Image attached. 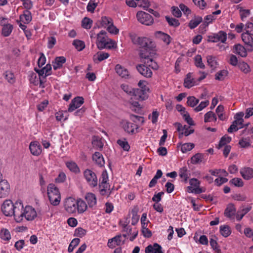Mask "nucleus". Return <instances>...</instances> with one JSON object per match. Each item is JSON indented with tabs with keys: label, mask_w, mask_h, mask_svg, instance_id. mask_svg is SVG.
Returning a JSON list of instances; mask_svg holds the SVG:
<instances>
[{
	"label": "nucleus",
	"mask_w": 253,
	"mask_h": 253,
	"mask_svg": "<svg viewBox=\"0 0 253 253\" xmlns=\"http://www.w3.org/2000/svg\"><path fill=\"white\" fill-rule=\"evenodd\" d=\"M230 183L236 187H241L244 185V182L240 178L235 177L230 181Z\"/></svg>",
	"instance_id": "obj_54"
},
{
	"label": "nucleus",
	"mask_w": 253,
	"mask_h": 253,
	"mask_svg": "<svg viewBox=\"0 0 253 253\" xmlns=\"http://www.w3.org/2000/svg\"><path fill=\"white\" fill-rule=\"evenodd\" d=\"M252 209L251 207H248L245 208H243L240 210H239L237 211L236 214V219L238 221H240L244 216L247 214L249 211H250Z\"/></svg>",
	"instance_id": "obj_32"
},
{
	"label": "nucleus",
	"mask_w": 253,
	"mask_h": 253,
	"mask_svg": "<svg viewBox=\"0 0 253 253\" xmlns=\"http://www.w3.org/2000/svg\"><path fill=\"white\" fill-rule=\"evenodd\" d=\"M253 35L251 33L245 32L242 34V39L244 43L251 47L253 45Z\"/></svg>",
	"instance_id": "obj_24"
},
{
	"label": "nucleus",
	"mask_w": 253,
	"mask_h": 253,
	"mask_svg": "<svg viewBox=\"0 0 253 253\" xmlns=\"http://www.w3.org/2000/svg\"><path fill=\"white\" fill-rule=\"evenodd\" d=\"M166 19L170 26L173 27H178L180 25L178 20L172 17L166 16Z\"/></svg>",
	"instance_id": "obj_50"
},
{
	"label": "nucleus",
	"mask_w": 253,
	"mask_h": 253,
	"mask_svg": "<svg viewBox=\"0 0 253 253\" xmlns=\"http://www.w3.org/2000/svg\"><path fill=\"white\" fill-rule=\"evenodd\" d=\"M116 73L122 78H127L129 76L128 70L119 64L115 67Z\"/></svg>",
	"instance_id": "obj_26"
},
{
	"label": "nucleus",
	"mask_w": 253,
	"mask_h": 253,
	"mask_svg": "<svg viewBox=\"0 0 253 253\" xmlns=\"http://www.w3.org/2000/svg\"><path fill=\"white\" fill-rule=\"evenodd\" d=\"M202 18L200 16L195 17L190 21L188 24L189 27L191 29H194L202 21Z\"/></svg>",
	"instance_id": "obj_34"
},
{
	"label": "nucleus",
	"mask_w": 253,
	"mask_h": 253,
	"mask_svg": "<svg viewBox=\"0 0 253 253\" xmlns=\"http://www.w3.org/2000/svg\"><path fill=\"white\" fill-rule=\"evenodd\" d=\"M207 62L212 69H215L217 65V62L215 58L212 56H208L207 57Z\"/></svg>",
	"instance_id": "obj_46"
},
{
	"label": "nucleus",
	"mask_w": 253,
	"mask_h": 253,
	"mask_svg": "<svg viewBox=\"0 0 253 253\" xmlns=\"http://www.w3.org/2000/svg\"><path fill=\"white\" fill-rule=\"evenodd\" d=\"M84 102V99L82 97L78 96L72 100L68 111L72 112L79 108Z\"/></svg>",
	"instance_id": "obj_12"
},
{
	"label": "nucleus",
	"mask_w": 253,
	"mask_h": 253,
	"mask_svg": "<svg viewBox=\"0 0 253 253\" xmlns=\"http://www.w3.org/2000/svg\"><path fill=\"white\" fill-rule=\"evenodd\" d=\"M13 29V26L10 24H6L3 26L2 29V34L4 37L8 36L11 33Z\"/></svg>",
	"instance_id": "obj_38"
},
{
	"label": "nucleus",
	"mask_w": 253,
	"mask_h": 253,
	"mask_svg": "<svg viewBox=\"0 0 253 253\" xmlns=\"http://www.w3.org/2000/svg\"><path fill=\"white\" fill-rule=\"evenodd\" d=\"M109 56V54L107 52L99 51L94 55L93 60L95 63H98L99 62L108 58Z\"/></svg>",
	"instance_id": "obj_19"
},
{
	"label": "nucleus",
	"mask_w": 253,
	"mask_h": 253,
	"mask_svg": "<svg viewBox=\"0 0 253 253\" xmlns=\"http://www.w3.org/2000/svg\"><path fill=\"white\" fill-rule=\"evenodd\" d=\"M240 174L243 178L249 180L253 178V169L250 167H245L240 170Z\"/></svg>",
	"instance_id": "obj_17"
},
{
	"label": "nucleus",
	"mask_w": 253,
	"mask_h": 253,
	"mask_svg": "<svg viewBox=\"0 0 253 253\" xmlns=\"http://www.w3.org/2000/svg\"><path fill=\"white\" fill-rule=\"evenodd\" d=\"M199 102V100L194 96H189L187 97V104L188 106L194 107Z\"/></svg>",
	"instance_id": "obj_45"
},
{
	"label": "nucleus",
	"mask_w": 253,
	"mask_h": 253,
	"mask_svg": "<svg viewBox=\"0 0 253 253\" xmlns=\"http://www.w3.org/2000/svg\"><path fill=\"white\" fill-rule=\"evenodd\" d=\"M204 120L205 122H215L216 121V115L212 111H209L205 115Z\"/></svg>",
	"instance_id": "obj_40"
},
{
	"label": "nucleus",
	"mask_w": 253,
	"mask_h": 253,
	"mask_svg": "<svg viewBox=\"0 0 253 253\" xmlns=\"http://www.w3.org/2000/svg\"><path fill=\"white\" fill-rule=\"evenodd\" d=\"M47 195L51 205L58 206L61 201L60 193L58 188L53 183L48 184L47 186Z\"/></svg>",
	"instance_id": "obj_3"
},
{
	"label": "nucleus",
	"mask_w": 253,
	"mask_h": 253,
	"mask_svg": "<svg viewBox=\"0 0 253 253\" xmlns=\"http://www.w3.org/2000/svg\"><path fill=\"white\" fill-rule=\"evenodd\" d=\"M132 41L134 44L139 46L140 48V52L141 50H143V52L150 51L155 47V43L150 39L145 37H135L132 39Z\"/></svg>",
	"instance_id": "obj_2"
},
{
	"label": "nucleus",
	"mask_w": 253,
	"mask_h": 253,
	"mask_svg": "<svg viewBox=\"0 0 253 253\" xmlns=\"http://www.w3.org/2000/svg\"><path fill=\"white\" fill-rule=\"evenodd\" d=\"M80 239L79 238L74 239L69 245L68 251L69 253L72 252L74 249L77 247L80 243Z\"/></svg>",
	"instance_id": "obj_55"
},
{
	"label": "nucleus",
	"mask_w": 253,
	"mask_h": 253,
	"mask_svg": "<svg viewBox=\"0 0 253 253\" xmlns=\"http://www.w3.org/2000/svg\"><path fill=\"white\" fill-rule=\"evenodd\" d=\"M144 90L138 88H133L132 95L134 96V98L141 100H145L147 98L146 88Z\"/></svg>",
	"instance_id": "obj_15"
},
{
	"label": "nucleus",
	"mask_w": 253,
	"mask_h": 253,
	"mask_svg": "<svg viewBox=\"0 0 253 253\" xmlns=\"http://www.w3.org/2000/svg\"><path fill=\"white\" fill-rule=\"evenodd\" d=\"M66 61V58L64 56L56 57L54 60L52 62V66L54 70H56L58 69L61 68L63 66V65L65 63Z\"/></svg>",
	"instance_id": "obj_21"
},
{
	"label": "nucleus",
	"mask_w": 253,
	"mask_h": 253,
	"mask_svg": "<svg viewBox=\"0 0 253 253\" xmlns=\"http://www.w3.org/2000/svg\"><path fill=\"white\" fill-rule=\"evenodd\" d=\"M22 208V203L20 202H16L13 204L11 200H5L1 207V210L3 213L6 216L14 215L15 221L19 220L20 218V210Z\"/></svg>",
	"instance_id": "obj_1"
},
{
	"label": "nucleus",
	"mask_w": 253,
	"mask_h": 253,
	"mask_svg": "<svg viewBox=\"0 0 253 253\" xmlns=\"http://www.w3.org/2000/svg\"><path fill=\"white\" fill-rule=\"evenodd\" d=\"M145 253H163L162 247L157 243L149 245L145 249Z\"/></svg>",
	"instance_id": "obj_16"
},
{
	"label": "nucleus",
	"mask_w": 253,
	"mask_h": 253,
	"mask_svg": "<svg viewBox=\"0 0 253 253\" xmlns=\"http://www.w3.org/2000/svg\"><path fill=\"white\" fill-rule=\"evenodd\" d=\"M4 76L5 79L10 84H13L15 82V78L14 74L9 71H6L4 73Z\"/></svg>",
	"instance_id": "obj_49"
},
{
	"label": "nucleus",
	"mask_w": 253,
	"mask_h": 253,
	"mask_svg": "<svg viewBox=\"0 0 253 253\" xmlns=\"http://www.w3.org/2000/svg\"><path fill=\"white\" fill-rule=\"evenodd\" d=\"M238 67L244 73L247 74L250 72L249 66L244 62H239Z\"/></svg>",
	"instance_id": "obj_53"
},
{
	"label": "nucleus",
	"mask_w": 253,
	"mask_h": 253,
	"mask_svg": "<svg viewBox=\"0 0 253 253\" xmlns=\"http://www.w3.org/2000/svg\"><path fill=\"white\" fill-rule=\"evenodd\" d=\"M121 238L122 236L118 235L109 239L108 242V246L110 248H114L117 246H120L122 244Z\"/></svg>",
	"instance_id": "obj_23"
},
{
	"label": "nucleus",
	"mask_w": 253,
	"mask_h": 253,
	"mask_svg": "<svg viewBox=\"0 0 253 253\" xmlns=\"http://www.w3.org/2000/svg\"><path fill=\"white\" fill-rule=\"evenodd\" d=\"M77 200L72 197L65 199L64 203V209L69 213H73L77 211Z\"/></svg>",
	"instance_id": "obj_8"
},
{
	"label": "nucleus",
	"mask_w": 253,
	"mask_h": 253,
	"mask_svg": "<svg viewBox=\"0 0 253 253\" xmlns=\"http://www.w3.org/2000/svg\"><path fill=\"white\" fill-rule=\"evenodd\" d=\"M195 84V81L192 76V73H189L187 74L186 77L184 79L183 85L185 87L190 88L193 86Z\"/></svg>",
	"instance_id": "obj_20"
},
{
	"label": "nucleus",
	"mask_w": 253,
	"mask_h": 253,
	"mask_svg": "<svg viewBox=\"0 0 253 253\" xmlns=\"http://www.w3.org/2000/svg\"><path fill=\"white\" fill-rule=\"evenodd\" d=\"M228 72L226 70H223L218 72L215 74V79L218 81H223L227 76Z\"/></svg>",
	"instance_id": "obj_48"
},
{
	"label": "nucleus",
	"mask_w": 253,
	"mask_h": 253,
	"mask_svg": "<svg viewBox=\"0 0 253 253\" xmlns=\"http://www.w3.org/2000/svg\"><path fill=\"white\" fill-rule=\"evenodd\" d=\"M73 44L78 51H81L85 47V44L84 42L75 40L73 41Z\"/></svg>",
	"instance_id": "obj_44"
},
{
	"label": "nucleus",
	"mask_w": 253,
	"mask_h": 253,
	"mask_svg": "<svg viewBox=\"0 0 253 253\" xmlns=\"http://www.w3.org/2000/svg\"><path fill=\"white\" fill-rule=\"evenodd\" d=\"M66 166L72 171L77 172L79 171V168L74 162H70L66 163Z\"/></svg>",
	"instance_id": "obj_60"
},
{
	"label": "nucleus",
	"mask_w": 253,
	"mask_h": 253,
	"mask_svg": "<svg viewBox=\"0 0 253 253\" xmlns=\"http://www.w3.org/2000/svg\"><path fill=\"white\" fill-rule=\"evenodd\" d=\"M109 184L108 183L100 182L99 185V191L102 195L106 194L107 191L109 190Z\"/></svg>",
	"instance_id": "obj_41"
},
{
	"label": "nucleus",
	"mask_w": 253,
	"mask_h": 253,
	"mask_svg": "<svg viewBox=\"0 0 253 253\" xmlns=\"http://www.w3.org/2000/svg\"><path fill=\"white\" fill-rule=\"evenodd\" d=\"M179 176L183 179L185 182L187 181L188 178L190 175L186 167H183L179 169Z\"/></svg>",
	"instance_id": "obj_36"
},
{
	"label": "nucleus",
	"mask_w": 253,
	"mask_h": 253,
	"mask_svg": "<svg viewBox=\"0 0 253 253\" xmlns=\"http://www.w3.org/2000/svg\"><path fill=\"white\" fill-rule=\"evenodd\" d=\"M233 52L242 57H246L247 55V52L246 48L241 44H237L233 46Z\"/></svg>",
	"instance_id": "obj_25"
},
{
	"label": "nucleus",
	"mask_w": 253,
	"mask_h": 253,
	"mask_svg": "<svg viewBox=\"0 0 253 253\" xmlns=\"http://www.w3.org/2000/svg\"><path fill=\"white\" fill-rule=\"evenodd\" d=\"M220 233L223 236L227 237L231 234V231L229 226L222 225L220 227Z\"/></svg>",
	"instance_id": "obj_39"
},
{
	"label": "nucleus",
	"mask_w": 253,
	"mask_h": 253,
	"mask_svg": "<svg viewBox=\"0 0 253 253\" xmlns=\"http://www.w3.org/2000/svg\"><path fill=\"white\" fill-rule=\"evenodd\" d=\"M92 159L99 167L103 166L105 164L103 157L99 152H95L92 156Z\"/></svg>",
	"instance_id": "obj_28"
},
{
	"label": "nucleus",
	"mask_w": 253,
	"mask_h": 253,
	"mask_svg": "<svg viewBox=\"0 0 253 253\" xmlns=\"http://www.w3.org/2000/svg\"><path fill=\"white\" fill-rule=\"evenodd\" d=\"M84 176L88 183L92 187H95L98 183L97 178L95 173L90 169H86L84 171Z\"/></svg>",
	"instance_id": "obj_9"
},
{
	"label": "nucleus",
	"mask_w": 253,
	"mask_h": 253,
	"mask_svg": "<svg viewBox=\"0 0 253 253\" xmlns=\"http://www.w3.org/2000/svg\"><path fill=\"white\" fill-rule=\"evenodd\" d=\"M236 212V209L232 204L229 205L224 211V215L228 218H231L235 215Z\"/></svg>",
	"instance_id": "obj_31"
},
{
	"label": "nucleus",
	"mask_w": 253,
	"mask_h": 253,
	"mask_svg": "<svg viewBox=\"0 0 253 253\" xmlns=\"http://www.w3.org/2000/svg\"><path fill=\"white\" fill-rule=\"evenodd\" d=\"M19 211L21 213V215H20V219L19 220H16L17 222L22 221L24 217L27 220L31 221L34 220L37 216L36 210L30 206H27L24 208L23 205L22 204V208Z\"/></svg>",
	"instance_id": "obj_4"
},
{
	"label": "nucleus",
	"mask_w": 253,
	"mask_h": 253,
	"mask_svg": "<svg viewBox=\"0 0 253 253\" xmlns=\"http://www.w3.org/2000/svg\"><path fill=\"white\" fill-rule=\"evenodd\" d=\"M136 69L138 72L143 76L149 78L152 76V71L150 68L144 64H139L136 66Z\"/></svg>",
	"instance_id": "obj_13"
},
{
	"label": "nucleus",
	"mask_w": 253,
	"mask_h": 253,
	"mask_svg": "<svg viewBox=\"0 0 253 253\" xmlns=\"http://www.w3.org/2000/svg\"><path fill=\"white\" fill-rule=\"evenodd\" d=\"M85 198L89 207H93L96 205V198L94 194L91 193H87L85 195Z\"/></svg>",
	"instance_id": "obj_27"
},
{
	"label": "nucleus",
	"mask_w": 253,
	"mask_h": 253,
	"mask_svg": "<svg viewBox=\"0 0 253 253\" xmlns=\"http://www.w3.org/2000/svg\"><path fill=\"white\" fill-rule=\"evenodd\" d=\"M231 140V138L229 136L224 135L221 137L218 146V148L220 149L222 146L225 145L227 143H229Z\"/></svg>",
	"instance_id": "obj_52"
},
{
	"label": "nucleus",
	"mask_w": 253,
	"mask_h": 253,
	"mask_svg": "<svg viewBox=\"0 0 253 253\" xmlns=\"http://www.w3.org/2000/svg\"><path fill=\"white\" fill-rule=\"evenodd\" d=\"M29 149L31 154L34 156H39L42 152V149L40 144L38 141H32L29 145Z\"/></svg>",
	"instance_id": "obj_14"
},
{
	"label": "nucleus",
	"mask_w": 253,
	"mask_h": 253,
	"mask_svg": "<svg viewBox=\"0 0 253 253\" xmlns=\"http://www.w3.org/2000/svg\"><path fill=\"white\" fill-rule=\"evenodd\" d=\"M22 1L23 6L25 9V10H29L33 6V2L31 0H23Z\"/></svg>",
	"instance_id": "obj_58"
},
{
	"label": "nucleus",
	"mask_w": 253,
	"mask_h": 253,
	"mask_svg": "<svg viewBox=\"0 0 253 253\" xmlns=\"http://www.w3.org/2000/svg\"><path fill=\"white\" fill-rule=\"evenodd\" d=\"M98 23L100 24L99 27H102L107 29V27L113 23V20L110 17L103 16L98 21Z\"/></svg>",
	"instance_id": "obj_29"
},
{
	"label": "nucleus",
	"mask_w": 253,
	"mask_h": 253,
	"mask_svg": "<svg viewBox=\"0 0 253 253\" xmlns=\"http://www.w3.org/2000/svg\"><path fill=\"white\" fill-rule=\"evenodd\" d=\"M204 155L201 153H197L191 158V163L193 164H197L201 163L203 159Z\"/></svg>",
	"instance_id": "obj_42"
},
{
	"label": "nucleus",
	"mask_w": 253,
	"mask_h": 253,
	"mask_svg": "<svg viewBox=\"0 0 253 253\" xmlns=\"http://www.w3.org/2000/svg\"><path fill=\"white\" fill-rule=\"evenodd\" d=\"M92 144L93 146L97 149H102L103 144L101 141L100 138L97 136H93L92 138Z\"/></svg>",
	"instance_id": "obj_35"
},
{
	"label": "nucleus",
	"mask_w": 253,
	"mask_h": 253,
	"mask_svg": "<svg viewBox=\"0 0 253 253\" xmlns=\"http://www.w3.org/2000/svg\"><path fill=\"white\" fill-rule=\"evenodd\" d=\"M78 204H77V210L79 213H83L87 208V205L84 201L80 199L77 200Z\"/></svg>",
	"instance_id": "obj_33"
},
{
	"label": "nucleus",
	"mask_w": 253,
	"mask_h": 253,
	"mask_svg": "<svg viewBox=\"0 0 253 253\" xmlns=\"http://www.w3.org/2000/svg\"><path fill=\"white\" fill-rule=\"evenodd\" d=\"M35 71L39 74V76H43L44 78L51 74V66L50 64H47L44 68L41 69H37Z\"/></svg>",
	"instance_id": "obj_22"
},
{
	"label": "nucleus",
	"mask_w": 253,
	"mask_h": 253,
	"mask_svg": "<svg viewBox=\"0 0 253 253\" xmlns=\"http://www.w3.org/2000/svg\"><path fill=\"white\" fill-rule=\"evenodd\" d=\"M138 1L137 5L139 7H142L145 10L147 9V8H148L150 6V3L148 0H140Z\"/></svg>",
	"instance_id": "obj_59"
},
{
	"label": "nucleus",
	"mask_w": 253,
	"mask_h": 253,
	"mask_svg": "<svg viewBox=\"0 0 253 253\" xmlns=\"http://www.w3.org/2000/svg\"><path fill=\"white\" fill-rule=\"evenodd\" d=\"M117 143L125 151H128L130 147L126 141L119 139L117 141Z\"/></svg>",
	"instance_id": "obj_61"
},
{
	"label": "nucleus",
	"mask_w": 253,
	"mask_h": 253,
	"mask_svg": "<svg viewBox=\"0 0 253 253\" xmlns=\"http://www.w3.org/2000/svg\"><path fill=\"white\" fill-rule=\"evenodd\" d=\"M92 23V21L87 17H84L82 21V26L86 29H89L91 28Z\"/></svg>",
	"instance_id": "obj_51"
},
{
	"label": "nucleus",
	"mask_w": 253,
	"mask_h": 253,
	"mask_svg": "<svg viewBox=\"0 0 253 253\" xmlns=\"http://www.w3.org/2000/svg\"><path fill=\"white\" fill-rule=\"evenodd\" d=\"M195 64L196 67L204 69L205 68V65L202 62V59L201 56L197 55L195 57Z\"/></svg>",
	"instance_id": "obj_56"
},
{
	"label": "nucleus",
	"mask_w": 253,
	"mask_h": 253,
	"mask_svg": "<svg viewBox=\"0 0 253 253\" xmlns=\"http://www.w3.org/2000/svg\"><path fill=\"white\" fill-rule=\"evenodd\" d=\"M123 231L126 232L127 235H132V236H131L129 238L130 241H133L134 239L136 237L138 234V231L135 230L133 232V233H131L132 229L130 227V226H128L127 227H125V228L123 229Z\"/></svg>",
	"instance_id": "obj_37"
},
{
	"label": "nucleus",
	"mask_w": 253,
	"mask_h": 253,
	"mask_svg": "<svg viewBox=\"0 0 253 253\" xmlns=\"http://www.w3.org/2000/svg\"><path fill=\"white\" fill-rule=\"evenodd\" d=\"M209 104V101L208 100L202 101L200 104L194 109V110L196 112H199L206 107Z\"/></svg>",
	"instance_id": "obj_62"
},
{
	"label": "nucleus",
	"mask_w": 253,
	"mask_h": 253,
	"mask_svg": "<svg viewBox=\"0 0 253 253\" xmlns=\"http://www.w3.org/2000/svg\"><path fill=\"white\" fill-rule=\"evenodd\" d=\"M150 52L147 51L146 52H143V50H141L139 53V56L141 59L144 60L142 61L145 65L149 67H151L152 69H157L158 65L155 61H153L152 58L150 57Z\"/></svg>",
	"instance_id": "obj_6"
},
{
	"label": "nucleus",
	"mask_w": 253,
	"mask_h": 253,
	"mask_svg": "<svg viewBox=\"0 0 253 253\" xmlns=\"http://www.w3.org/2000/svg\"><path fill=\"white\" fill-rule=\"evenodd\" d=\"M136 17L139 22L146 25H151L154 22L152 16L144 11H138L137 13Z\"/></svg>",
	"instance_id": "obj_7"
},
{
	"label": "nucleus",
	"mask_w": 253,
	"mask_h": 253,
	"mask_svg": "<svg viewBox=\"0 0 253 253\" xmlns=\"http://www.w3.org/2000/svg\"><path fill=\"white\" fill-rule=\"evenodd\" d=\"M123 127L126 131L131 134L136 133L138 128L135 124L126 121L124 122Z\"/></svg>",
	"instance_id": "obj_18"
},
{
	"label": "nucleus",
	"mask_w": 253,
	"mask_h": 253,
	"mask_svg": "<svg viewBox=\"0 0 253 253\" xmlns=\"http://www.w3.org/2000/svg\"><path fill=\"white\" fill-rule=\"evenodd\" d=\"M109 38L107 36V33L103 30L101 31L97 35L96 44L99 49L106 48Z\"/></svg>",
	"instance_id": "obj_5"
},
{
	"label": "nucleus",
	"mask_w": 253,
	"mask_h": 253,
	"mask_svg": "<svg viewBox=\"0 0 253 253\" xmlns=\"http://www.w3.org/2000/svg\"><path fill=\"white\" fill-rule=\"evenodd\" d=\"M195 146L194 143H186L181 145V150L183 153H186L191 150Z\"/></svg>",
	"instance_id": "obj_47"
},
{
	"label": "nucleus",
	"mask_w": 253,
	"mask_h": 253,
	"mask_svg": "<svg viewBox=\"0 0 253 253\" xmlns=\"http://www.w3.org/2000/svg\"><path fill=\"white\" fill-rule=\"evenodd\" d=\"M10 192V185L7 181L5 179L0 180V197L5 198Z\"/></svg>",
	"instance_id": "obj_10"
},
{
	"label": "nucleus",
	"mask_w": 253,
	"mask_h": 253,
	"mask_svg": "<svg viewBox=\"0 0 253 253\" xmlns=\"http://www.w3.org/2000/svg\"><path fill=\"white\" fill-rule=\"evenodd\" d=\"M239 12L241 16V18L242 21L244 20V19L247 18L250 14V10L249 9H244L242 7L239 8Z\"/></svg>",
	"instance_id": "obj_57"
},
{
	"label": "nucleus",
	"mask_w": 253,
	"mask_h": 253,
	"mask_svg": "<svg viewBox=\"0 0 253 253\" xmlns=\"http://www.w3.org/2000/svg\"><path fill=\"white\" fill-rule=\"evenodd\" d=\"M0 236L1 239L4 241H9L11 239L10 233L6 229L1 230Z\"/></svg>",
	"instance_id": "obj_43"
},
{
	"label": "nucleus",
	"mask_w": 253,
	"mask_h": 253,
	"mask_svg": "<svg viewBox=\"0 0 253 253\" xmlns=\"http://www.w3.org/2000/svg\"><path fill=\"white\" fill-rule=\"evenodd\" d=\"M158 34L160 35L161 38L162 39V40L166 42L167 44H169L170 42V37L169 35L168 34H165L164 33H162L161 32H158Z\"/></svg>",
	"instance_id": "obj_64"
},
{
	"label": "nucleus",
	"mask_w": 253,
	"mask_h": 253,
	"mask_svg": "<svg viewBox=\"0 0 253 253\" xmlns=\"http://www.w3.org/2000/svg\"><path fill=\"white\" fill-rule=\"evenodd\" d=\"M226 33L223 31H220L218 33L214 34L213 36H209L208 41L213 42L220 41L222 43H224L226 41Z\"/></svg>",
	"instance_id": "obj_11"
},
{
	"label": "nucleus",
	"mask_w": 253,
	"mask_h": 253,
	"mask_svg": "<svg viewBox=\"0 0 253 253\" xmlns=\"http://www.w3.org/2000/svg\"><path fill=\"white\" fill-rule=\"evenodd\" d=\"M20 18L24 24H28L32 20V14L29 10H24L22 15H20Z\"/></svg>",
	"instance_id": "obj_30"
},
{
	"label": "nucleus",
	"mask_w": 253,
	"mask_h": 253,
	"mask_svg": "<svg viewBox=\"0 0 253 253\" xmlns=\"http://www.w3.org/2000/svg\"><path fill=\"white\" fill-rule=\"evenodd\" d=\"M172 15L177 18L181 16L182 13L180 10L177 6H172L171 8Z\"/></svg>",
	"instance_id": "obj_63"
}]
</instances>
